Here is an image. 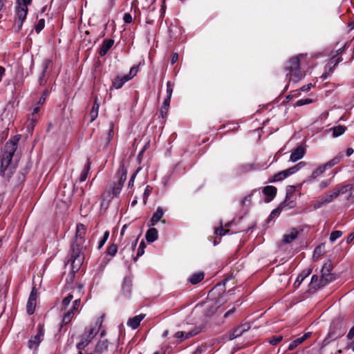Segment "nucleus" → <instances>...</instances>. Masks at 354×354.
<instances>
[{
    "mask_svg": "<svg viewBox=\"0 0 354 354\" xmlns=\"http://www.w3.org/2000/svg\"><path fill=\"white\" fill-rule=\"evenodd\" d=\"M252 194L246 196L241 201L243 206L250 205L251 203Z\"/></svg>",
    "mask_w": 354,
    "mask_h": 354,
    "instance_id": "680f3d73",
    "label": "nucleus"
},
{
    "mask_svg": "<svg viewBox=\"0 0 354 354\" xmlns=\"http://www.w3.org/2000/svg\"><path fill=\"white\" fill-rule=\"evenodd\" d=\"M48 68V64L44 63L43 64V68L42 71L39 75L38 82L40 86H44L47 82V79L46 77V73Z\"/></svg>",
    "mask_w": 354,
    "mask_h": 354,
    "instance_id": "473e14b6",
    "label": "nucleus"
},
{
    "mask_svg": "<svg viewBox=\"0 0 354 354\" xmlns=\"http://www.w3.org/2000/svg\"><path fill=\"white\" fill-rule=\"evenodd\" d=\"M83 286L82 285H79L76 288L73 289V292H76L77 294V298H76L73 303V309L70 311H73V313L75 314V311L78 310V308L80 306L81 299L80 295L83 294Z\"/></svg>",
    "mask_w": 354,
    "mask_h": 354,
    "instance_id": "f3484780",
    "label": "nucleus"
},
{
    "mask_svg": "<svg viewBox=\"0 0 354 354\" xmlns=\"http://www.w3.org/2000/svg\"><path fill=\"white\" fill-rule=\"evenodd\" d=\"M342 234H343V232L342 231H339V230L333 231V241L335 239L342 236Z\"/></svg>",
    "mask_w": 354,
    "mask_h": 354,
    "instance_id": "774afa93",
    "label": "nucleus"
},
{
    "mask_svg": "<svg viewBox=\"0 0 354 354\" xmlns=\"http://www.w3.org/2000/svg\"><path fill=\"white\" fill-rule=\"evenodd\" d=\"M49 95V91L48 89H46L44 92L41 97L39 98L38 101L39 105H43L46 101V99L47 96Z\"/></svg>",
    "mask_w": 354,
    "mask_h": 354,
    "instance_id": "864d4df0",
    "label": "nucleus"
},
{
    "mask_svg": "<svg viewBox=\"0 0 354 354\" xmlns=\"http://www.w3.org/2000/svg\"><path fill=\"white\" fill-rule=\"evenodd\" d=\"M145 314H140L138 315L131 317L127 321V326L132 329H136L140 324L141 321L145 317Z\"/></svg>",
    "mask_w": 354,
    "mask_h": 354,
    "instance_id": "dca6fc26",
    "label": "nucleus"
},
{
    "mask_svg": "<svg viewBox=\"0 0 354 354\" xmlns=\"http://www.w3.org/2000/svg\"><path fill=\"white\" fill-rule=\"evenodd\" d=\"M138 239L137 238L135 241H133L131 243V245L129 247H124L123 249L121 250L120 252L122 253L125 252L126 250H129V252H133L138 243Z\"/></svg>",
    "mask_w": 354,
    "mask_h": 354,
    "instance_id": "a18cd8bd",
    "label": "nucleus"
},
{
    "mask_svg": "<svg viewBox=\"0 0 354 354\" xmlns=\"http://www.w3.org/2000/svg\"><path fill=\"white\" fill-rule=\"evenodd\" d=\"M204 279V273L203 272L194 273L189 278V281L192 284H197Z\"/></svg>",
    "mask_w": 354,
    "mask_h": 354,
    "instance_id": "2f4dec72",
    "label": "nucleus"
},
{
    "mask_svg": "<svg viewBox=\"0 0 354 354\" xmlns=\"http://www.w3.org/2000/svg\"><path fill=\"white\" fill-rule=\"evenodd\" d=\"M132 280L129 277H125L122 284V293L125 297H129L131 294Z\"/></svg>",
    "mask_w": 354,
    "mask_h": 354,
    "instance_id": "4468645a",
    "label": "nucleus"
},
{
    "mask_svg": "<svg viewBox=\"0 0 354 354\" xmlns=\"http://www.w3.org/2000/svg\"><path fill=\"white\" fill-rule=\"evenodd\" d=\"M346 130V127L344 126L338 125L337 127H333V137H337L342 135Z\"/></svg>",
    "mask_w": 354,
    "mask_h": 354,
    "instance_id": "ea45409f",
    "label": "nucleus"
},
{
    "mask_svg": "<svg viewBox=\"0 0 354 354\" xmlns=\"http://www.w3.org/2000/svg\"><path fill=\"white\" fill-rule=\"evenodd\" d=\"M40 106H41V105H39V104H37V106L33 109V111H32V113H31V116H30V120L31 121L34 122H36V121H37V119H38L37 113H39V111Z\"/></svg>",
    "mask_w": 354,
    "mask_h": 354,
    "instance_id": "37998d69",
    "label": "nucleus"
},
{
    "mask_svg": "<svg viewBox=\"0 0 354 354\" xmlns=\"http://www.w3.org/2000/svg\"><path fill=\"white\" fill-rule=\"evenodd\" d=\"M73 311H68L66 313L63 317L61 327L69 324L73 319Z\"/></svg>",
    "mask_w": 354,
    "mask_h": 354,
    "instance_id": "4c0bfd02",
    "label": "nucleus"
},
{
    "mask_svg": "<svg viewBox=\"0 0 354 354\" xmlns=\"http://www.w3.org/2000/svg\"><path fill=\"white\" fill-rule=\"evenodd\" d=\"M129 80V78H128L126 75L122 77L117 76L113 81V86L116 89H119L122 88V86Z\"/></svg>",
    "mask_w": 354,
    "mask_h": 354,
    "instance_id": "cd10ccee",
    "label": "nucleus"
},
{
    "mask_svg": "<svg viewBox=\"0 0 354 354\" xmlns=\"http://www.w3.org/2000/svg\"><path fill=\"white\" fill-rule=\"evenodd\" d=\"M174 86V83H173L170 81H168L167 82V97L165 99H169L171 100Z\"/></svg>",
    "mask_w": 354,
    "mask_h": 354,
    "instance_id": "a19ab883",
    "label": "nucleus"
},
{
    "mask_svg": "<svg viewBox=\"0 0 354 354\" xmlns=\"http://www.w3.org/2000/svg\"><path fill=\"white\" fill-rule=\"evenodd\" d=\"M114 44V40L112 39H104L102 42V46L99 50V55L104 57L106 55L108 51L111 49Z\"/></svg>",
    "mask_w": 354,
    "mask_h": 354,
    "instance_id": "a211bd4d",
    "label": "nucleus"
},
{
    "mask_svg": "<svg viewBox=\"0 0 354 354\" xmlns=\"http://www.w3.org/2000/svg\"><path fill=\"white\" fill-rule=\"evenodd\" d=\"M347 338L352 341L353 343H354V326L349 330L347 335Z\"/></svg>",
    "mask_w": 354,
    "mask_h": 354,
    "instance_id": "69168bd1",
    "label": "nucleus"
},
{
    "mask_svg": "<svg viewBox=\"0 0 354 354\" xmlns=\"http://www.w3.org/2000/svg\"><path fill=\"white\" fill-rule=\"evenodd\" d=\"M229 232V230H224L222 224L215 230V234L219 236H224Z\"/></svg>",
    "mask_w": 354,
    "mask_h": 354,
    "instance_id": "5fc2aeb1",
    "label": "nucleus"
},
{
    "mask_svg": "<svg viewBox=\"0 0 354 354\" xmlns=\"http://www.w3.org/2000/svg\"><path fill=\"white\" fill-rule=\"evenodd\" d=\"M86 227L82 223H78L76 226L75 235L73 237L70 248V259L71 263L72 272L74 273L78 270L84 260V250L86 246L84 236L86 234Z\"/></svg>",
    "mask_w": 354,
    "mask_h": 354,
    "instance_id": "f257e3e1",
    "label": "nucleus"
},
{
    "mask_svg": "<svg viewBox=\"0 0 354 354\" xmlns=\"http://www.w3.org/2000/svg\"><path fill=\"white\" fill-rule=\"evenodd\" d=\"M164 214L163 209L161 207H158L156 211L153 213L152 217L148 223L149 226L155 225L158 221H160Z\"/></svg>",
    "mask_w": 354,
    "mask_h": 354,
    "instance_id": "6ab92c4d",
    "label": "nucleus"
},
{
    "mask_svg": "<svg viewBox=\"0 0 354 354\" xmlns=\"http://www.w3.org/2000/svg\"><path fill=\"white\" fill-rule=\"evenodd\" d=\"M299 232L296 228L290 230V232L283 235V241L285 243H290L297 239Z\"/></svg>",
    "mask_w": 354,
    "mask_h": 354,
    "instance_id": "5701e85b",
    "label": "nucleus"
},
{
    "mask_svg": "<svg viewBox=\"0 0 354 354\" xmlns=\"http://www.w3.org/2000/svg\"><path fill=\"white\" fill-rule=\"evenodd\" d=\"M113 123L111 122L109 126V129L108 132V138H107V144L109 143L111 140L113 138Z\"/></svg>",
    "mask_w": 354,
    "mask_h": 354,
    "instance_id": "bf43d9fd",
    "label": "nucleus"
},
{
    "mask_svg": "<svg viewBox=\"0 0 354 354\" xmlns=\"http://www.w3.org/2000/svg\"><path fill=\"white\" fill-rule=\"evenodd\" d=\"M330 182H331V180L330 179H328V180H323L322 181L319 185V189H325L326 187H327L330 184Z\"/></svg>",
    "mask_w": 354,
    "mask_h": 354,
    "instance_id": "0e129e2a",
    "label": "nucleus"
},
{
    "mask_svg": "<svg viewBox=\"0 0 354 354\" xmlns=\"http://www.w3.org/2000/svg\"><path fill=\"white\" fill-rule=\"evenodd\" d=\"M37 304V290L35 287L32 288L28 300L26 304V311L28 315H32L35 310Z\"/></svg>",
    "mask_w": 354,
    "mask_h": 354,
    "instance_id": "9d476101",
    "label": "nucleus"
},
{
    "mask_svg": "<svg viewBox=\"0 0 354 354\" xmlns=\"http://www.w3.org/2000/svg\"><path fill=\"white\" fill-rule=\"evenodd\" d=\"M325 246L324 245H321L317 246L313 252V259L314 260L319 259L325 252Z\"/></svg>",
    "mask_w": 354,
    "mask_h": 354,
    "instance_id": "e433bc0d",
    "label": "nucleus"
},
{
    "mask_svg": "<svg viewBox=\"0 0 354 354\" xmlns=\"http://www.w3.org/2000/svg\"><path fill=\"white\" fill-rule=\"evenodd\" d=\"M127 169L124 168V167H122L118 169L117 172V176L119 178L118 182H114L110 184L108 190V194L109 195V196H111V194L113 195V196L111 197V198L113 196L117 197L119 196L121 189L124 186V183L127 180Z\"/></svg>",
    "mask_w": 354,
    "mask_h": 354,
    "instance_id": "423d86ee",
    "label": "nucleus"
},
{
    "mask_svg": "<svg viewBox=\"0 0 354 354\" xmlns=\"http://www.w3.org/2000/svg\"><path fill=\"white\" fill-rule=\"evenodd\" d=\"M313 86L312 84H308L303 86L298 90H295L294 93H297V95H299L301 91H308Z\"/></svg>",
    "mask_w": 354,
    "mask_h": 354,
    "instance_id": "6e6d98bb",
    "label": "nucleus"
},
{
    "mask_svg": "<svg viewBox=\"0 0 354 354\" xmlns=\"http://www.w3.org/2000/svg\"><path fill=\"white\" fill-rule=\"evenodd\" d=\"M100 108V102L97 97H95L94 103L92 109L89 113L91 118V122H93L98 116V111Z\"/></svg>",
    "mask_w": 354,
    "mask_h": 354,
    "instance_id": "393cba45",
    "label": "nucleus"
},
{
    "mask_svg": "<svg viewBox=\"0 0 354 354\" xmlns=\"http://www.w3.org/2000/svg\"><path fill=\"white\" fill-rule=\"evenodd\" d=\"M295 189L294 186H288L286 190V198H288L292 194Z\"/></svg>",
    "mask_w": 354,
    "mask_h": 354,
    "instance_id": "338daca9",
    "label": "nucleus"
},
{
    "mask_svg": "<svg viewBox=\"0 0 354 354\" xmlns=\"http://www.w3.org/2000/svg\"><path fill=\"white\" fill-rule=\"evenodd\" d=\"M288 178L287 174L285 170H283L281 171H279L277 174H275L272 179L269 180V183H274L277 181L283 180Z\"/></svg>",
    "mask_w": 354,
    "mask_h": 354,
    "instance_id": "f704fd0d",
    "label": "nucleus"
},
{
    "mask_svg": "<svg viewBox=\"0 0 354 354\" xmlns=\"http://www.w3.org/2000/svg\"><path fill=\"white\" fill-rule=\"evenodd\" d=\"M354 198V187L346 185L342 187H336L333 192V200L346 202Z\"/></svg>",
    "mask_w": 354,
    "mask_h": 354,
    "instance_id": "0eeeda50",
    "label": "nucleus"
},
{
    "mask_svg": "<svg viewBox=\"0 0 354 354\" xmlns=\"http://www.w3.org/2000/svg\"><path fill=\"white\" fill-rule=\"evenodd\" d=\"M123 20L127 24L131 23L132 20H133L131 15L130 13H129V12L124 13V15L123 16Z\"/></svg>",
    "mask_w": 354,
    "mask_h": 354,
    "instance_id": "e2e57ef3",
    "label": "nucleus"
},
{
    "mask_svg": "<svg viewBox=\"0 0 354 354\" xmlns=\"http://www.w3.org/2000/svg\"><path fill=\"white\" fill-rule=\"evenodd\" d=\"M286 203V201H284L283 203H281L279 205V207H278L277 208H276V209H274V210H272V212H271V214H270V217H272V216H273L274 215H275L276 214H279V213L281 212V210H282V209H283V206H284V203Z\"/></svg>",
    "mask_w": 354,
    "mask_h": 354,
    "instance_id": "13d9d810",
    "label": "nucleus"
},
{
    "mask_svg": "<svg viewBox=\"0 0 354 354\" xmlns=\"http://www.w3.org/2000/svg\"><path fill=\"white\" fill-rule=\"evenodd\" d=\"M118 252V245L116 244H111L109 245L106 250V252L109 255L114 257Z\"/></svg>",
    "mask_w": 354,
    "mask_h": 354,
    "instance_id": "79ce46f5",
    "label": "nucleus"
},
{
    "mask_svg": "<svg viewBox=\"0 0 354 354\" xmlns=\"http://www.w3.org/2000/svg\"><path fill=\"white\" fill-rule=\"evenodd\" d=\"M254 169V167L252 164H247L240 167V170L241 172H248Z\"/></svg>",
    "mask_w": 354,
    "mask_h": 354,
    "instance_id": "603ef678",
    "label": "nucleus"
},
{
    "mask_svg": "<svg viewBox=\"0 0 354 354\" xmlns=\"http://www.w3.org/2000/svg\"><path fill=\"white\" fill-rule=\"evenodd\" d=\"M310 57L306 53H301L288 59L285 64L284 70L286 73V78L288 82L285 87L287 89L290 82H298L304 77L301 71V66L307 63Z\"/></svg>",
    "mask_w": 354,
    "mask_h": 354,
    "instance_id": "f03ea898",
    "label": "nucleus"
},
{
    "mask_svg": "<svg viewBox=\"0 0 354 354\" xmlns=\"http://www.w3.org/2000/svg\"><path fill=\"white\" fill-rule=\"evenodd\" d=\"M283 339L282 335H275L272 336L267 339L268 342L271 345H277L279 342H281Z\"/></svg>",
    "mask_w": 354,
    "mask_h": 354,
    "instance_id": "58836bf2",
    "label": "nucleus"
},
{
    "mask_svg": "<svg viewBox=\"0 0 354 354\" xmlns=\"http://www.w3.org/2000/svg\"><path fill=\"white\" fill-rule=\"evenodd\" d=\"M145 252V250L142 248H138L136 255L134 257L133 254H131V257L134 261H136L138 259L141 257Z\"/></svg>",
    "mask_w": 354,
    "mask_h": 354,
    "instance_id": "052dcab7",
    "label": "nucleus"
},
{
    "mask_svg": "<svg viewBox=\"0 0 354 354\" xmlns=\"http://www.w3.org/2000/svg\"><path fill=\"white\" fill-rule=\"evenodd\" d=\"M45 26L44 19H41L38 21L37 24L35 26V29L37 33H39Z\"/></svg>",
    "mask_w": 354,
    "mask_h": 354,
    "instance_id": "c03bdc74",
    "label": "nucleus"
},
{
    "mask_svg": "<svg viewBox=\"0 0 354 354\" xmlns=\"http://www.w3.org/2000/svg\"><path fill=\"white\" fill-rule=\"evenodd\" d=\"M104 317V315H102L97 320L95 326H90L88 328H86L84 333L81 337V341L77 344V348L79 350H83L98 333L102 326Z\"/></svg>",
    "mask_w": 354,
    "mask_h": 354,
    "instance_id": "20e7f679",
    "label": "nucleus"
},
{
    "mask_svg": "<svg viewBox=\"0 0 354 354\" xmlns=\"http://www.w3.org/2000/svg\"><path fill=\"white\" fill-rule=\"evenodd\" d=\"M138 71V66H133L131 68L129 73L128 75H126L128 78H129V80H131L134 76L136 75Z\"/></svg>",
    "mask_w": 354,
    "mask_h": 354,
    "instance_id": "3c124183",
    "label": "nucleus"
},
{
    "mask_svg": "<svg viewBox=\"0 0 354 354\" xmlns=\"http://www.w3.org/2000/svg\"><path fill=\"white\" fill-rule=\"evenodd\" d=\"M311 335V333H306L304 335H303L301 337H297L295 340H293L288 346V350L292 351L294 350L297 346H299L300 344H301L303 342H304L306 339H307Z\"/></svg>",
    "mask_w": 354,
    "mask_h": 354,
    "instance_id": "412c9836",
    "label": "nucleus"
},
{
    "mask_svg": "<svg viewBox=\"0 0 354 354\" xmlns=\"http://www.w3.org/2000/svg\"><path fill=\"white\" fill-rule=\"evenodd\" d=\"M277 191V188L274 186L268 185L264 187L263 189V193L268 197L266 201L270 202L275 197Z\"/></svg>",
    "mask_w": 354,
    "mask_h": 354,
    "instance_id": "aec40b11",
    "label": "nucleus"
},
{
    "mask_svg": "<svg viewBox=\"0 0 354 354\" xmlns=\"http://www.w3.org/2000/svg\"><path fill=\"white\" fill-rule=\"evenodd\" d=\"M151 190H152V188L149 185H147L145 187V192L143 194V203L145 205L147 203V198H148L150 193L151 192Z\"/></svg>",
    "mask_w": 354,
    "mask_h": 354,
    "instance_id": "8fccbe9b",
    "label": "nucleus"
},
{
    "mask_svg": "<svg viewBox=\"0 0 354 354\" xmlns=\"http://www.w3.org/2000/svg\"><path fill=\"white\" fill-rule=\"evenodd\" d=\"M312 272L311 269H307L303 270L297 277V279L295 280L294 283V287L295 288H299L301 282L307 277H308Z\"/></svg>",
    "mask_w": 354,
    "mask_h": 354,
    "instance_id": "a878e982",
    "label": "nucleus"
},
{
    "mask_svg": "<svg viewBox=\"0 0 354 354\" xmlns=\"http://www.w3.org/2000/svg\"><path fill=\"white\" fill-rule=\"evenodd\" d=\"M201 330L195 327L194 329L189 332L184 331H178L175 333L174 337L176 338H180L181 340L189 339L200 333Z\"/></svg>",
    "mask_w": 354,
    "mask_h": 354,
    "instance_id": "2eb2a0df",
    "label": "nucleus"
},
{
    "mask_svg": "<svg viewBox=\"0 0 354 354\" xmlns=\"http://www.w3.org/2000/svg\"><path fill=\"white\" fill-rule=\"evenodd\" d=\"M312 102H313V100L309 99V98L301 99V100H298L295 103V106H304L306 104H310Z\"/></svg>",
    "mask_w": 354,
    "mask_h": 354,
    "instance_id": "09e8293b",
    "label": "nucleus"
},
{
    "mask_svg": "<svg viewBox=\"0 0 354 354\" xmlns=\"http://www.w3.org/2000/svg\"><path fill=\"white\" fill-rule=\"evenodd\" d=\"M332 201V194H327L326 196L321 198L314 204V208L318 209L324 205L330 203Z\"/></svg>",
    "mask_w": 354,
    "mask_h": 354,
    "instance_id": "c85d7f7f",
    "label": "nucleus"
},
{
    "mask_svg": "<svg viewBox=\"0 0 354 354\" xmlns=\"http://www.w3.org/2000/svg\"><path fill=\"white\" fill-rule=\"evenodd\" d=\"M306 165V163L305 162L301 161V162H299V163H297V165H294L293 167H291L287 169H285L288 177L295 174L298 171H299L301 168L305 167Z\"/></svg>",
    "mask_w": 354,
    "mask_h": 354,
    "instance_id": "c756f323",
    "label": "nucleus"
},
{
    "mask_svg": "<svg viewBox=\"0 0 354 354\" xmlns=\"http://www.w3.org/2000/svg\"><path fill=\"white\" fill-rule=\"evenodd\" d=\"M20 139L21 135H15L6 142L1 158L2 167H8L11 164L12 157L17 149L18 142Z\"/></svg>",
    "mask_w": 354,
    "mask_h": 354,
    "instance_id": "7ed1b4c3",
    "label": "nucleus"
},
{
    "mask_svg": "<svg viewBox=\"0 0 354 354\" xmlns=\"http://www.w3.org/2000/svg\"><path fill=\"white\" fill-rule=\"evenodd\" d=\"M170 102H171V100L169 99L164 100L163 104H162L161 109H160V115L162 118H165L167 115V112L169 109Z\"/></svg>",
    "mask_w": 354,
    "mask_h": 354,
    "instance_id": "c9c22d12",
    "label": "nucleus"
},
{
    "mask_svg": "<svg viewBox=\"0 0 354 354\" xmlns=\"http://www.w3.org/2000/svg\"><path fill=\"white\" fill-rule=\"evenodd\" d=\"M15 167L11 164L8 167H2L1 165V173L2 176L7 179H9L13 174Z\"/></svg>",
    "mask_w": 354,
    "mask_h": 354,
    "instance_id": "7c9ffc66",
    "label": "nucleus"
},
{
    "mask_svg": "<svg viewBox=\"0 0 354 354\" xmlns=\"http://www.w3.org/2000/svg\"><path fill=\"white\" fill-rule=\"evenodd\" d=\"M37 333L31 337L30 339L28 342V347L30 350H37L39 347L40 343L42 342L44 339V326L41 324H38L37 327Z\"/></svg>",
    "mask_w": 354,
    "mask_h": 354,
    "instance_id": "1a4fd4ad",
    "label": "nucleus"
},
{
    "mask_svg": "<svg viewBox=\"0 0 354 354\" xmlns=\"http://www.w3.org/2000/svg\"><path fill=\"white\" fill-rule=\"evenodd\" d=\"M330 333H328V337H326L324 339V340L323 341L321 348H320L321 353H323L324 347L330 344Z\"/></svg>",
    "mask_w": 354,
    "mask_h": 354,
    "instance_id": "4d7b16f0",
    "label": "nucleus"
},
{
    "mask_svg": "<svg viewBox=\"0 0 354 354\" xmlns=\"http://www.w3.org/2000/svg\"><path fill=\"white\" fill-rule=\"evenodd\" d=\"M250 328V325L248 323L243 324L236 328H235L232 332L229 333L228 339L230 340H233L236 337H240L243 334V333L249 330Z\"/></svg>",
    "mask_w": 354,
    "mask_h": 354,
    "instance_id": "f8f14e48",
    "label": "nucleus"
},
{
    "mask_svg": "<svg viewBox=\"0 0 354 354\" xmlns=\"http://www.w3.org/2000/svg\"><path fill=\"white\" fill-rule=\"evenodd\" d=\"M218 305L217 302L206 303L205 307V315L206 317L212 316L217 310Z\"/></svg>",
    "mask_w": 354,
    "mask_h": 354,
    "instance_id": "4be33fe9",
    "label": "nucleus"
},
{
    "mask_svg": "<svg viewBox=\"0 0 354 354\" xmlns=\"http://www.w3.org/2000/svg\"><path fill=\"white\" fill-rule=\"evenodd\" d=\"M158 230L154 227H151L147 231L145 238L147 242L152 243L158 239Z\"/></svg>",
    "mask_w": 354,
    "mask_h": 354,
    "instance_id": "bb28decb",
    "label": "nucleus"
},
{
    "mask_svg": "<svg viewBox=\"0 0 354 354\" xmlns=\"http://www.w3.org/2000/svg\"><path fill=\"white\" fill-rule=\"evenodd\" d=\"M109 236V231H106L104 233V235H103L102 238L100 240V241L98 243V248L99 249L102 248L104 246V245L106 242Z\"/></svg>",
    "mask_w": 354,
    "mask_h": 354,
    "instance_id": "de8ad7c7",
    "label": "nucleus"
},
{
    "mask_svg": "<svg viewBox=\"0 0 354 354\" xmlns=\"http://www.w3.org/2000/svg\"><path fill=\"white\" fill-rule=\"evenodd\" d=\"M331 167L332 160L322 165H319L317 169L313 170L311 175L309 176V179H316L317 178L322 176L324 175L326 170L330 169Z\"/></svg>",
    "mask_w": 354,
    "mask_h": 354,
    "instance_id": "9b49d317",
    "label": "nucleus"
},
{
    "mask_svg": "<svg viewBox=\"0 0 354 354\" xmlns=\"http://www.w3.org/2000/svg\"><path fill=\"white\" fill-rule=\"evenodd\" d=\"M74 292L73 291L72 293H69L62 301V306L66 308L67 307L69 304L71 303V301H72V299H73L74 296L73 295Z\"/></svg>",
    "mask_w": 354,
    "mask_h": 354,
    "instance_id": "49530a36",
    "label": "nucleus"
},
{
    "mask_svg": "<svg viewBox=\"0 0 354 354\" xmlns=\"http://www.w3.org/2000/svg\"><path fill=\"white\" fill-rule=\"evenodd\" d=\"M16 7H15V23L17 26V31H20L23 23L26 19V16L28 14V8L22 7L21 0H16Z\"/></svg>",
    "mask_w": 354,
    "mask_h": 354,
    "instance_id": "6e6552de",
    "label": "nucleus"
},
{
    "mask_svg": "<svg viewBox=\"0 0 354 354\" xmlns=\"http://www.w3.org/2000/svg\"><path fill=\"white\" fill-rule=\"evenodd\" d=\"M109 342L106 339H100L95 346V351L98 353H102L108 350Z\"/></svg>",
    "mask_w": 354,
    "mask_h": 354,
    "instance_id": "b1692460",
    "label": "nucleus"
},
{
    "mask_svg": "<svg viewBox=\"0 0 354 354\" xmlns=\"http://www.w3.org/2000/svg\"><path fill=\"white\" fill-rule=\"evenodd\" d=\"M306 153L305 148L300 145L297 147L295 149L292 150L291 154L290 156V160L292 162H296L300 159H301Z\"/></svg>",
    "mask_w": 354,
    "mask_h": 354,
    "instance_id": "ddd939ff",
    "label": "nucleus"
},
{
    "mask_svg": "<svg viewBox=\"0 0 354 354\" xmlns=\"http://www.w3.org/2000/svg\"><path fill=\"white\" fill-rule=\"evenodd\" d=\"M90 168H91V162H89V160H87V162L84 165V167L83 170L82 171L80 176L79 177L80 182L82 183L86 180Z\"/></svg>",
    "mask_w": 354,
    "mask_h": 354,
    "instance_id": "72a5a7b5",
    "label": "nucleus"
},
{
    "mask_svg": "<svg viewBox=\"0 0 354 354\" xmlns=\"http://www.w3.org/2000/svg\"><path fill=\"white\" fill-rule=\"evenodd\" d=\"M322 276L319 280L318 276L314 274L311 277L310 284L313 288H322L332 281V261L328 260L322 267L321 270Z\"/></svg>",
    "mask_w": 354,
    "mask_h": 354,
    "instance_id": "39448f33",
    "label": "nucleus"
}]
</instances>
